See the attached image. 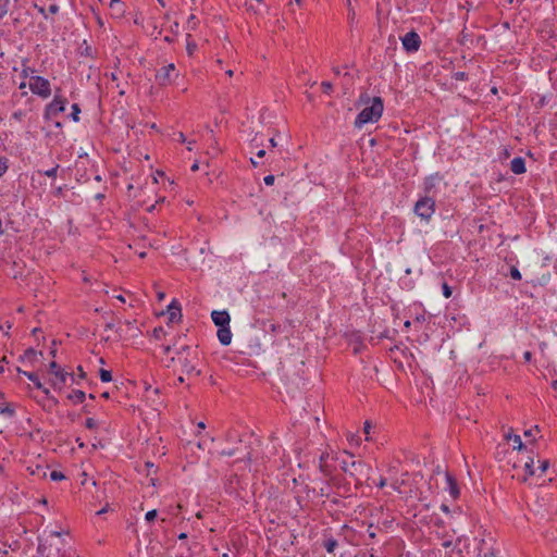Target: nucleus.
<instances>
[{"label": "nucleus", "instance_id": "f257e3e1", "mask_svg": "<svg viewBox=\"0 0 557 557\" xmlns=\"http://www.w3.org/2000/svg\"><path fill=\"white\" fill-rule=\"evenodd\" d=\"M354 455L347 450L336 453L332 460L337 462L341 470L352 478L356 483H361V479L369 476L370 467L361 460H352Z\"/></svg>", "mask_w": 557, "mask_h": 557}, {"label": "nucleus", "instance_id": "f03ea898", "mask_svg": "<svg viewBox=\"0 0 557 557\" xmlns=\"http://www.w3.org/2000/svg\"><path fill=\"white\" fill-rule=\"evenodd\" d=\"M383 100L380 97L372 99L371 106L366 107L357 115L355 120V127L361 128L367 123H374L380 120L383 113Z\"/></svg>", "mask_w": 557, "mask_h": 557}, {"label": "nucleus", "instance_id": "7ed1b4c3", "mask_svg": "<svg viewBox=\"0 0 557 557\" xmlns=\"http://www.w3.org/2000/svg\"><path fill=\"white\" fill-rule=\"evenodd\" d=\"M413 211L421 220L430 222L435 213V200L424 196L416 202Z\"/></svg>", "mask_w": 557, "mask_h": 557}, {"label": "nucleus", "instance_id": "20e7f679", "mask_svg": "<svg viewBox=\"0 0 557 557\" xmlns=\"http://www.w3.org/2000/svg\"><path fill=\"white\" fill-rule=\"evenodd\" d=\"M30 91L44 99H47L51 95L50 82L42 76H32L28 82Z\"/></svg>", "mask_w": 557, "mask_h": 557}, {"label": "nucleus", "instance_id": "39448f33", "mask_svg": "<svg viewBox=\"0 0 557 557\" xmlns=\"http://www.w3.org/2000/svg\"><path fill=\"white\" fill-rule=\"evenodd\" d=\"M49 371L53 374V379L51 380L53 387L61 388L66 384L67 379H71L72 383H77L74 374L65 372L55 361L50 362Z\"/></svg>", "mask_w": 557, "mask_h": 557}, {"label": "nucleus", "instance_id": "423d86ee", "mask_svg": "<svg viewBox=\"0 0 557 557\" xmlns=\"http://www.w3.org/2000/svg\"><path fill=\"white\" fill-rule=\"evenodd\" d=\"M66 99L62 96L55 95L53 100L46 106L45 117L51 119L57 116L59 113L64 112L66 106Z\"/></svg>", "mask_w": 557, "mask_h": 557}, {"label": "nucleus", "instance_id": "0eeeda50", "mask_svg": "<svg viewBox=\"0 0 557 557\" xmlns=\"http://www.w3.org/2000/svg\"><path fill=\"white\" fill-rule=\"evenodd\" d=\"M403 47L408 52L418 51L421 45L419 35L411 30L401 38Z\"/></svg>", "mask_w": 557, "mask_h": 557}, {"label": "nucleus", "instance_id": "6e6552de", "mask_svg": "<svg viewBox=\"0 0 557 557\" xmlns=\"http://www.w3.org/2000/svg\"><path fill=\"white\" fill-rule=\"evenodd\" d=\"M175 74V65L173 63L161 67L157 74L156 79L160 85H169L173 82V75Z\"/></svg>", "mask_w": 557, "mask_h": 557}, {"label": "nucleus", "instance_id": "1a4fd4ad", "mask_svg": "<svg viewBox=\"0 0 557 557\" xmlns=\"http://www.w3.org/2000/svg\"><path fill=\"white\" fill-rule=\"evenodd\" d=\"M445 478L447 484L446 491L449 493L453 499H457L460 496V490L456 479L449 472L445 473Z\"/></svg>", "mask_w": 557, "mask_h": 557}, {"label": "nucleus", "instance_id": "9d476101", "mask_svg": "<svg viewBox=\"0 0 557 557\" xmlns=\"http://www.w3.org/2000/svg\"><path fill=\"white\" fill-rule=\"evenodd\" d=\"M211 318L214 324L219 327L230 325L231 317L227 311L214 310L211 312Z\"/></svg>", "mask_w": 557, "mask_h": 557}, {"label": "nucleus", "instance_id": "9b49d317", "mask_svg": "<svg viewBox=\"0 0 557 557\" xmlns=\"http://www.w3.org/2000/svg\"><path fill=\"white\" fill-rule=\"evenodd\" d=\"M510 170L517 175L525 173L527 168L524 159L521 157L513 158L510 162Z\"/></svg>", "mask_w": 557, "mask_h": 557}, {"label": "nucleus", "instance_id": "f8f14e48", "mask_svg": "<svg viewBox=\"0 0 557 557\" xmlns=\"http://www.w3.org/2000/svg\"><path fill=\"white\" fill-rule=\"evenodd\" d=\"M216 335L222 345L227 346L231 344L232 332L230 325L219 327Z\"/></svg>", "mask_w": 557, "mask_h": 557}, {"label": "nucleus", "instance_id": "ddd939ff", "mask_svg": "<svg viewBox=\"0 0 557 557\" xmlns=\"http://www.w3.org/2000/svg\"><path fill=\"white\" fill-rule=\"evenodd\" d=\"M330 455L327 453L320 456L319 469L325 476L332 475L335 468L329 465L327 459Z\"/></svg>", "mask_w": 557, "mask_h": 557}, {"label": "nucleus", "instance_id": "4468645a", "mask_svg": "<svg viewBox=\"0 0 557 557\" xmlns=\"http://www.w3.org/2000/svg\"><path fill=\"white\" fill-rule=\"evenodd\" d=\"M17 371L20 373H22L23 375H25L29 381H32L34 383V385L38 388V389H42V392L46 394V395H49V389L44 387V385L41 384L40 380L38 379L37 374H35L34 372H27V371H23L21 370L20 368L17 369Z\"/></svg>", "mask_w": 557, "mask_h": 557}, {"label": "nucleus", "instance_id": "2eb2a0df", "mask_svg": "<svg viewBox=\"0 0 557 557\" xmlns=\"http://www.w3.org/2000/svg\"><path fill=\"white\" fill-rule=\"evenodd\" d=\"M168 313L170 322H175L181 319V306L177 304L176 300H173L171 305L168 307Z\"/></svg>", "mask_w": 557, "mask_h": 557}, {"label": "nucleus", "instance_id": "dca6fc26", "mask_svg": "<svg viewBox=\"0 0 557 557\" xmlns=\"http://www.w3.org/2000/svg\"><path fill=\"white\" fill-rule=\"evenodd\" d=\"M507 441H511L513 443V448L518 449L519 451L525 450L527 447L523 445L520 435H513L510 432H508L505 435Z\"/></svg>", "mask_w": 557, "mask_h": 557}, {"label": "nucleus", "instance_id": "f3484780", "mask_svg": "<svg viewBox=\"0 0 557 557\" xmlns=\"http://www.w3.org/2000/svg\"><path fill=\"white\" fill-rule=\"evenodd\" d=\"M86 398V394L81 389H74L67 395V399L73 404H82Z\"/></svg>", "mask_w": 557, "mask_h": 557}, {"label": "nucleus", "instance_id": "a211bd4d", "mask_svg": "<svg viewBox=\"0 0 557 557\" xmlns=\"http://www.w3.org/2000/svg\"><path fill=\"white\" fill-rule=\"evenodd\" d=\"M534 460L532 457H528V460L524 462V470H525V476L523 478V481L527 480L528 476L534 475L535 471L533 468Z\"/></svg>", "mask_w": 557, "mask_h": 557}, {"label": "nucleus", "instance_id": "6ab92c4d", "mask_svg": "<svg viewBox=\"0 0 557 557\" xmlns=\"http://www.w3.org/2000/svg\"><path fill=\"white\" fill-rule=\"evenodd\" d=\"M52 542H50L49 546L52 547ZM39 552H41L42 554L47 552V557H60V547H57V550L55 552H52L51 548H47L46 545H42L40 544L39 547H38Z\"/></svg>", "mask_w": 557, "mask_h": 557}, {"label": "nucleus", "instance_id": "aec40b11", "mask_svg": "<svg viewBox=\"0 0 557 557\" xmlns=\"http://www.w3.org/2000/svg\"><path fill=\"white\" fill-rule=\"evenodd\" d=\"M183 373H186L188 375L195 373L196 375H199L200 371H197L195 366L191 364L190 361L185 359L184 362H183Z\"/></svg>", "mask_w": 557, "mask_h": 557}, {"label": "nucleus", "instance_id": "412c9836", "mask_svg": "<svg viewBox=\"0 0 557 557\" xmlns=\"http://www.w3.org/2000/svg\"><path fill=\"white\" fill-rule=\"evenodd\" d=\"M337 545V541L333 537L326 539L323 543V546L327 553H333Z\"/></svg>", "mask_w": 557, "mask_h": 557}, {"label": "nucleus", "instance_id": "4be33fe9", "mask_svg": "<svg viewBox=\"0 0 557 557\" xmlns=\"http://www.w3.org/2000/svg\"><path fill=\"white\" fill-rule=\"evenodd\" d=\"M199 24V20L195 14H190L187 18L186 28L188 30H195Z\"/></svg>", "mask_w": 557, "mask_h": 557}, {"label": "nucleus", "instance_id": "5701e85b", "mask_svg": "<svg viewBox=\"0 0 557 557\" xmlns=\"http://www.w3.org/2000/svg\"><path fill=\"white\" fill-rule=\"evenodd\" d=\"M79 113H81V108L77 103H73L72 104V113H71V117L74 122H78L79 121Z\"/></svg>", "mask_w": 557, "mask_h": 557}, {"label": "nucleus", "instance_id": "b1692460", "mask_svg": "<svg viewBox=\"0 0 557 557\" xmlns=\"http://www.w3.org/2000/svg\"><path fill=\"white\" fill-rule=\"evenodd\" d=\"M0 413L7 417H13L15 411L11 405H5L4 407L0 408Z\"/></svg>", "mask_w": 557, "mask_h": 557}, {"label": "nucleus", "instance_id": "393cba45", "mask_svg": "<svg viewBox=\"0 0 557 557\" xmlns=\"http://www.w3.org/2000/svg\"><path fill=\"white\" fill-rule=\"evenodd\" d=\"M99 374H100V380L102 382H110L112 380V373L109 370L101 369Z\"/></svg>", "mask_w": 557, "mask_h": 557}, {"label": "nucleus", "instance_id": "a878e982", "mask_svg": "<svg viewBox=\"0 0 557 557\" xmlns=\"http://www.w3.org/2000/svg\"><path fill=\"white\" fill-rule=\"evenodd\" d=\"M35 73V70L30 66H27V65H23V69H22V72H21V75L23 78H27V77H32L34 76L33 74Z\"/></svg>", "mask_w": 557, "mask_h": 557}, {"label": "nucleus", "instance_id": "bb28decb", "mask_svg": "<svg viewBox=\"0 0 557 557\" xmlns=\"http://www.w3.org/2000/svg\"><path fill=\"white\" fill-rule=\"evenodd\" d=\"M52 481H61L65 479V475L61 471L53 470L49 474Z\"/></svg>", "mask_w": 557, "mask_h": 557}, {"label": "nucleus", "instance_id": "cd10ccee", "mask_svg": "<svg viewBox=\"0 0 557 557\" xmlns=\"http://www.w3.org/2000/svg\"><path fill=\"white\" fill-rule=\"evenodd\" d=\"M8 159L0 157V177L8 171Z\"/></svg>", "mask_w": 557, "mask_h": 557}, {"label": "nucleus", "instance_id": "c85d7f7f", "mask_svg": "<svg viewBox=\"0 0 557 557\" xmlns=\"http://www.w3.org/2000/svg\"><path fill=\"white\" fill-rule=\"evenodd\" d=\"M59 168H60V165L57 164L55 166L51 168L50 170H46L45 172H42V174L48 176V177H53L54 178L57 176Z\"/></svg>", "mask_w": 557, "mask_h": 557}, {"label": "nucleus", "instance_id": "c756f323", "mask_svg": "<svg viewBox=\"0 0 557 557\" xmlns=\"http://www.w3.org/2000/svg\"><path fill=\"white\" fill-rule=\"evenodd\" d=\"M510 277L515 281H520L521 280V273L520 271L516 268V267H512L510 269Z\"/></svg>", "mask_w": 557, "mask_h": 557}, {"label": "nucleus", "instance_id": "7c9ffc66", "mask_svg": "<svg viewBox=\"0 0 557 557\" xmlns=\"http://www.w3.org/2000/svg\"><path fill=\"white\" fill-rule=\"evenodd\" d=\"M442 289H443V295L445 298L451 297V294H453L451 288L449 287V285L446 282L443 283Z\"/></svg>", "mask_w": 557, "mask_h": 557}, {"label": "nucleus", "instance_id": "2f4dec72", "mask_svg": "<svg viewBox=\"0 0 557 557\" xmlns=\"http://www.w3.org/2000/svg\"><path fill=\"white\" fill-rule=\"evenodd\" d=\"M158 516V512L156 509H152L150 511H148L145 516V519L148 521V522H151L153 521Z\"/></svg>", "mask_w": 557, "mask_h": 557}, {"label": "nucleus", "instance_id": "473e14b6", "mask_svg": "<svg viewBox=\"0 0 557 557\" xmlns=\"http://www.w3.org/2000/svg\"><path fill=\"white\" fill-rule=\"evenodd\" d=\"M321 87H322V89H323V91L325 94H330L332 91V89H333V85L330 82H326V81L321 83Z\"/></svg>", "mask_w": 557, "mask_h": 557}, {"label": "nucleus", "instance_id": "72a5a7b5", "mask_svg": "<svg viewBox=\"0 0 557 557\" xmlns=\"http://www.w3.org/2000/svg\"><path fill=\"white\" fill-rule=\"evenodd\" d=\"M85 426L89 430H92L97 426V422L95 419L88 418V419H86Z\"/></svg>", "mask_w": 557, "mask_h": 557}, {"label": "nucleus", "instance_id": "f704fd0d", "mask_svg": "<svg viewBox=\"0 0 557 557\" xmlns=\"http://www.w3.org/2000/svg\"><path fill=\"white\" fill-rule=\"evenodd\" d=\"M274 181H275V176H274V175H272V174L267 175V176H264V178H263L264 184H265V185H268V186L273 185V184H274Z\"/></svg>", "mask_w": 557, "mask_h": 557}, {"label": "nucleus", "instance_id": "c9c22d12", "mask_svg": "<svg viewBox=\"0 0 557 557\" xmlns=\"http://www.w3.org/2000/svg\"><path fill=\"white\" fill-rule=\"evenodd\" d=\"M549 467V461L548 460H543V461H540V471L541 473H544Z\"/></svg>", "mask_w": 557, "mask_h": 557}, {"label": "nucleus", "instance_id": "e433bc0d", "mask_svg": "<svg viewBox=\"0 0 557 557\" xmlns=\"http://www.w3.org/2000/svg\"><path fill=\"white\" fill-rule=\"evenodd\" d=\"M82 54L94 58V50L91 47L86 46L84 50L82 51Z\"/></svg>", "mask_w": 557, "mask_h": 557}, {"label": "nucleus", "instance_id": "4c0bfd02", "mask_svg": "<svg viewBox=\"0 0 557 557\" xmlns=\"http://www.w3.org/2000/svg\"><path fill=\"white\" fill-rule=\"evenodd\" d=\"M454 77L457 79V81H463L466 79V73L465 72H456L454 74Z\"/></svg>", "mask_w": 557, "mask_h": 557}, {"label": "nucleus", "instance_id": "58836bf2", "mask_svg": "<svg viewBox=\"0 0 557 557\" xmlns=\"http://www.w3.org/2000/svg\"><path fill=\"white\" fill-rule=\"evenodd\" d=\"M23 116H24V112H23V111H21V110H20V111H15V112H13V114H12V117H13V119H15V120H18V121H20V120H22V119H23Z\"/></svg>", "mask_w": 557, "mask_h": 557}, {"label": "nucleus", "instance_id": "ea45409f", "mask_svg": "<svg viewBox=\"0 0 557 557\" xmlns=\"http://www.w3.org/2000/svg\"><path fill=\"white\" fill-rule=\"evenodd\" d=\"M60 535H61L60 532L51 531L49 537L51 541H53V540H58L60 537Z\"/></svg>", "mask_w": 557, "mask_h": 557}, {"label": "nucleus", "instance_id": "a19ab883", "mask_svg": "<svg viewBox=\"0 0 557 557\" xmlns=\"http://www.w3.org/2000/svg\"><path fill=\"white\" fill-rule=\"evenodd\" d=\"M523 359L525 362H530L532 360V352L531 351H525L523 354Z\"/></svg>", "mask_w": 557, "mask_h": 557}, {"label": "nucleus", "instance_id": "79ce46f5", "mask_svg": "<svg viewBox=\"0 0 557 557\" xmlns=\"http://www.w3.org/2000/svg\"><path fill=\"white\" fill-rule=\"evenodd\" d=\"M443 547L448 548L453 545L451 539H447L442 543Z\"/></svg>", "mask_w": 557, "mask_h": 557}, {"label": "nucleus", "instance_id": "37998d69", "mask_svg": "<svg viewBox=\"0 0 557 557\" xmlns=\"http://www.w3.org/2000/svg\"><path fill=\"white\" fill-rule=\"evenodd\" d=\"M195 49H196L195 44H190V42L187 44V50H188L189 54H191Z\"/></svg>", "mask_w": 557, "mask_h": 557}, {"label": "nucleus", "instance_id": "c03bdc74", "mask_svg": "<svg viewBox=\"0 0 557 557\" xmlns=\"http://www.w3.org/2000/svg\"><path fill=\"white\" fill-rule=\"evenodd\" d=\"M441 510L443 512H445V513H449L450 512V509H449L448 505H446V504H442L441 505Z\"/></svg>", "mask_w": 557, "mask_h": 557}, {"label": "nucleus", "instance_id": "a18cd8bd", "mask_svg": "<svg viewBox=\"0 0 557 557\" xmlns=\"http://www.w3.org/2000/svg\"><path fill=\"white\" fill-rule=\"evenodd\" d=\"M0 329L8 333V331L11 329V324L9 322H5L4 325H0Z\"/></svg>", "mask_w": 557, "mask_h": 557}, {"label": "nucleus", "instance_id": "49530a36", "mask_svg": "<svg viewBox=\"0 0 557 557\" xmlns=\"http://www.w3.org/2000/svg\"><path fill=\"white\" fill-rule=\"evenodd\" d=\"M385 485H386V479L381 478V479H380V481H379V483H377V486H379L380 488H382V487H384Z\"/></svg>", "mask_w": 557, "mask_h": 557}, {"label": "nucleus", "instance_id": "de8ad7c7", "mask_svg": "<svg viewBox=\"0 0 557 557\" xmlns=\"http://www.w3.org/2000/svg\"><path fill=\"white\" fill-rule=\"evenodd\" d=\"M370 428H371V423H370L369 421H366V422H364V432H366V434H369V432H370V431H369V430H370Z\"/></svg>", "mask_w": 557, "mask_h": 557}, {"label": "nucleus", "instance_id": "09e8293b", "mask_svg": "<svg viewBox=\"0 0 557 557\" xmlns=\"http://www.w3.org/2000/svg\"><path fill=\"white\" fill-rule=\"evenodd\" d=\"M35 355H36V351L34 349H28L25 351L26 357H30V356H35Z\"/></svg>", "mask_w": 557, "mask_h": 557}, {"label": "nucleus", "instance_id": "8fccbe9b", "mask_svg": "<svg viewBox=\"0 0 557 557\" xmlns=\"http://www.w3.org/2000/svg\"><path fill=\"white\" fill-rule=\"evenodd\" d=\"M58 9H59V8H58V5H55V4H52V5H50V7H49V11H50L51 13H57V12H58Z\"/></svg>", "mask_w": 557, "mask_h": 557}, {"label": "nucleus", "instance_id": "3c124183", "mask_svg": "<svg viewBox=\"0 0 557 557\" xmlns=\"http://www.w3.org/2000/svg\"><path fill=\"white\" fill-rule=\"evenodd\" d=\"M62 193H63V187H61V186H60V187H58V188H55V190H54V195H55V196H61V195H62Z\"/></svg>", "mask_w": 557, "mask_h": 557}, {"label": "nucleus", "instance_id": "603ef678", "mask_svg": "<svg viewBox=\"0 0 557 557\" xmlns=\"http://www.w3.org/2000/svg\"><path fill=\"white\" fill-rule=\"evenodd\" d=\"M265 153H267V152H265V150L261 149V150H259V151L257 152V157H258V158H263V157L265 156Z\"/></svg>", "mask_w": 557, "mask_h": 557}, {"label": "nucleus", "instance_id": "864d4df0", "mask_svg": "<svg viewBox=\"0 0 557 557\" xmlns=\"http://www.w3.org/2000/svg\"><path fill=\"white\" fill-rule=\"evenodd\" d=\"M178 140L181 143H185L186 141V137H185V135L183 133H178Z\"/></svg>", "mask_w": 557, "mask_h": 557}, {"label": "nucleus", "instance_id": "5fc2aeb1", "mask_svg": "<svg viewBox=\"0 0 557 557\" xmlns=\"http://www.w3.org/2000/svg\"><path fill=\"white\" fill-rule=\"evenodd\" d=\"M77 370H78V372H79V377H81V379H84L86 374H85V372H84L83 368H82V367H78V369H77Z\"/></svg>", "mask_w": 557, "mask_h": 557}, {"label": "nucleus", "instance_id": "6e6d98bb", "mask_svg": "<svg viewBox=\"0 0 557 557\" xmlns=\"http://www.w3.org/2000/svg\"><path fill=\"white\" fill-rule=\"evenodd\" d=\"M221 454L224 456H233L234 451L233 450H223Z\"/></svg>", "mask_w": 557, "mask_h": 557}, {"label": "nucleus", "instance_id": "4d7b16f0", "mask_svg": "<svg viewBox=\"0 0 557 557\" xmlns=\"http://www.w3.org/2000/svg\"><path fill=\"white\" fill-rule=\"evenodd\" d=\"M424 320H425V318H424V315H423V314H421V315H417V317H416V321H417V322H424Z\"/></svg>", "mask_w": 557, "mask_h": 557}, {"label": "nucleus", "instance_id": "13d9d810", "mask_svg": "<svg viewBox=\"0 0 557 557\" xmlns=\"http://www.w3.org/2000/svg\"><path fill=\"white\" fill-rule=\"evenodd\" d=\"M114 329V324L113 323H107L106 324V330H113Z\"/></svg>", "mask_w": 557, "mask_h": 557}, {"label": "nucleus", "instance_id": "bf43d9fd", "mask_svg": "<svg viewBox=\"0 0 557 557\" xmlns=\"http://www.w3.org/2000/svg\"><path fill=\"white\" fill-rule=\"evenodd\" d=\"M187 539V534L186 533H181L178 534V540H186Z\"/></svg>", "mask_w": 557, "mask_h": 557}, {"label": "nucleus", "instance_id": "052dcab7", "mask_svg": "<svg viewBox=\"0 0 557 557\" xmlns=\"http://www.w3.org/2000/svg\"><path fill=\"white\" fill-rule=\"evenodd\" d=\"M197 426L199 429L203 430L206 428V424H205V422L200 421V422H198Z\"/></svg>", "mask_w": 557, "mask_h": 557}, {"label": "nucleus", "instance_id": "680f3d73", "mask_svg": "<svg viewBox=\"0 0 557 557\" xmlns=\"http://www.w3.org/2000/svg\"><path fill=\"white\" fill-rule=\"evenodd\" d=\"M198 169H199L198 163H194V164L191 165V171L196 172Z\"/></svg>", "mask_w": 557, "mask_h": 557}, {"label": "nucleus", "instance_id": "e2e57ef3", "mask_svg": "<svg viewBox=\"0 0 557 557\" xmlns=\"http://www.w3.org/2000/svg\"><path fill=\"white\" fill-rule=\"evenodd\" d=\"M269 141H270L271 147H276L277 144L274 138H271Z\"/></svg>", "mask_w": 557, "mask_h": 557}, {"label": "nucleus", "instance_id": "0e129e2a", "mask_svg": "<svg viewBox=\"0 0 557 557\" xmlns=\"http://www.w3.org/2000/svg\"><path fill=\"white\" fill-rule=\"evenodd\" d=\"M116 299H117L119 301H121V302H125V298H124V296H122V295H117V296H116Z\"/></svg>", "mask_w": 557, "mask_h": 557}, {"label": "nucleus", "instance_id": "69168bd1", "mask_svg": "<svg viewBox=\"0 0 557 557\" xmlns=\"http://www.w3.org/2000/svg\"><path fill=\"white\" fill-rule=\"evenodd\" d=\"M114 4L121 5V1L120 0H111V7H113Z\"/></svg>", "mask_w": 557, "mask_h": 557}, {"label": "nucleus", "instance_id": "338daca9", "mask_svg": "<svg viewBox=\"0 0 557 557\" xmlns=\"http://www.w3.org/2000/svg\"><path fill=\"white\" fill-rule=\"evenodd\" d=\"M552 387L553 389L557 391V380L553 381Z\"/></svg>", "mask_w": 557, "mask_h": 557}, {"label": "nucleus", "instance_id": "774afa93", "mask_svg": "<svg viewBox=\"0 0 557 557\" xmlns=\"http://www.w3.org/2000/svg\"><path fill=\"white\" fill-rule=\"evenodd\" d=\"M524 436H532V430H528L524 432Z\"/></svg>", "mask_w": 557, "mask_h": 557}]
</instances>
